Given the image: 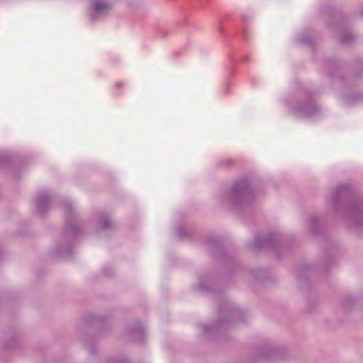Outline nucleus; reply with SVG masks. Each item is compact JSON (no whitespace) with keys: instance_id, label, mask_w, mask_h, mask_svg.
Segmentation results:
<instances>
[{"instance_id":"obj_1","label":"nucleus","mask_w":363,"mask_h":363,"mask_svg":"<svg viewBox=\"0 0 363 363\" xmlns=\"http://www.w3.org/2000/svg\"><path fill=\"white\" fill-rule=\"evenodd\" d=\"M110 6L108 4L106 3H101V2H96L94 4V9L96 11L101 12L105 11L108 9H109Z\"/></svg>"},{"instance_id":"obj_2","label":"nucleus","mask_w":363,"mask_h":363,"mask_svg":"<svg viewBox=\"0 0 363 363\" xmlns=\"http://www.w3.org/2000/svg\"><path fill=\"white\" fill-rule=\"evenodd\" d=\"M116 85H117L118 86H122V84H121V83H118V84H117Z\"/></svg>"}]
</instances>
